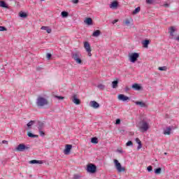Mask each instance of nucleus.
Listing matches in <instances>:
<instances>
[{
  "instance_id": "1",
  "label": "nucleus",
  "mask_w": 179,
  "mask_h": 179,
  "mask_svg": "<svg viewBox=\"0 0 179 179\" xmlns=\"http://www.w3.org/2000/svg\"><path fill=\"white\" fill-rule=\"evenodd\" d=\"M36 103L38 107H44L48 106V100L43 96H38Z\"/></svg>"
},
{
  "instance_id": "2",
  "label": "nucleus",
  "mask_w": 179,
  "mask_h": 179,
  "mask_svg": "<svg viewBox=\"0 0 179 179\" xmlns=\"http://www.w3.org/2000/svg\"><path fill=\"white\" fill-rule=\"evenodd\" d=\"M138 127L141 132H146L149 129V124L145 120H141L138 123Z\"/></svg>"
},
{
  "instance_id": "3",
  "label": "nucleus",
  "mask_w": 179,
  "mask_h": 179,
  "mask_svg": "<svg viewBox=\"0 0 179 179\" xmlns=\"http://www.w3.org/2000/svg\"><path fill=\"white\" fill-rule=\"evenodd\" d=\"M72 58L76 61V64H82V55L79 52H75L72 54Z\"/></svg>"
},
{
  "instance_id": "4",
  "label": "nucleus",
  "mask_w": 179,
  "mask_h": 179,
  "mask_svg": "<svg viewBox=\"0 0 179 179\" xmlns=\"http://www.w3.org/2000/svg\"><path fill=\"white\" fill-rule=\"evenodd\" d=\"M138 58H139V53L138 52H133L129 55V61L130 62H133V64L136 62Z\"/></svg>"
},
{
  "instance_id": "5",
  "label": "nucleus",
  "mask_w": 179,
  "mask_h": 179,
  "mask_svg": "<svg viewBox=\"0 0 179 179\" xmlns=\"http://www.w3.org/2000/svg\"><path fill=\"white\" fill-rule=\"evenodd\" d=\"M115 166L119 173H122L125 171V168L121 166V164L117 159H114Z\"/></svg>"
},
{
  "instance_id": "6",
  "label": "nucleus",
  "mask_w": 179,
  "mask_h": 179,
  "mask_svg": "<svg viewBox=\"0 0 179 179\" xmlns=\"http://www.w3.org/2000/svg\"><path fill=\"white\" fill-rule=\"evenodd\" d=\"M97 170V168L94 164H90L87 166V171L88 173H91L92 174H94L96 171Z\"/></svg>"
},
{
  "instance_id": "7",
  "label": "nucleus",
  "mask_w": 179,
  "mask_h": 179,
  "mask_svg": "<svg viewBox=\"0 0 179 179\" xmlns=\"http://www.w3.org/2000/svg\"><path fill=\"white\" fill-rule=\"evenodd\" d=\"M84 48L87 52L88 57H92V48H90V43H89V42H84Z\"/></svg>"
},
{
  "instance_id": "8",
  "label": "nucleus",
  "mask_w": 179,
  "mask_h": 179,
  "mask_svg": "<svg viewBox=\"0 0 179 179\" xmlns=\"http://www.w3.org/2000/svg\"><path fill=\"white\" fill-rule=\"evenodd\" d=\"M27 149H29V147H26L24 144H20L15 148V150H17V152H24V150H27Z\"/></svg>"
},
{
  "instance_id": "9",
  "label": "nucleus",
  "mask_w": 179,
  "mask_h": 179,
  "mask_svg": "<svg viewBox=\"0 0 179 179\" xmlns=\"http://www.w3.org/2000/svg\"><path fill=\"white\" fill-rule=\"evenodd\" d=\"M72 150V145L67 144L65 146V149L64 150V155H69L71 153V150Z\"/></svg>"
},
{
  "instance_id": "10",
  "label": "nucleus",
  "mask_w": 179,
  "mask_h": 179,
  "mask_svg": "<svg viewBox=\"0 0 179 179\" xmlns=\"http://www.w3.org/2000/svg\"><path fill=\"white\" fill-rule=\"evenodd\" d=\"M117 99L118 100H120V101H127V100H129V97L124 96V94H119Z\"/></svg>"
},
{
  "instance_id": "11",
  "label": "nucleus",
  "mask_w": 179,
  "mask_h": 179,
  "mask_svg": "<svg viewBox=\"0 0 179 179\" xmlns=\"http://www.w3.org/2000/svg\"><path fill=\"white\" fill-rule=\"evenodd\" d=\"M90 107H92V108H99V107H100V104L95 101H90Z\"/></svg>"
},
{
  "instance_id": "12",
  "label": "nucleus",
  "mask_w": 179,
  "mask_h": 179,
  "mask_svg": "<svg viewBox=\"0 0 179 179\" xmlns=\"http://www.w3.org/2000/svg\"><path fill=\"white\" fill-rule=\"evenodd\" d=\"M43 124L42 122H38V129H39V134L40 135H45V133L44 132V130H43Z\"/></svg>"
},
{
  "instance_id": "13",
  "label": "nucleus",
  "mask_w": 179,
  "mask_h": 179,
  "mask_svg": "<svg viewBox=\"0 0 179 179\" xmlns=\"http://www.w3.org/2000/svg\"><path fill=\"white\" fill-rule=\"evenodd\" d=\"M132 89H134V90H142V86H141L138 83H134L131 85Z\"/></svg>"
},
{
  "instance_id": "14",
  "label": "nucleus",
  "mask_w": 179,
  "mask_h": 179,
  "mask_svg": "<svg viewBox=\"0 0 179 179\" xmlns=\"http://www.w3.org/2000/svg\"><path fill=\"white\" fill-rule=\"evenodd\" d=\"M72 101L73 103H74V104H76V105L80 104V100L78 99V96H76V94H74L73 96Z\"/></svg>"
},
{
  "instance_id": "15",
  "label": "nucleus",
  "mask_w": 179,
  "mask_h": 179,
  "mask_svg": "<svg viewBox=\"0 0 179 179\" xmlns=\"http://www.w3.org/2000/svg\"><path fill=\"white\" fill-rule=\"evenodd\" d=\"M110 9H117L118 8V1H115L110 4Z\"/></svg>"
},
{
  "instance_id": "16",
  "label": "nucleus",
  "mask_w": 179,
  "mask_h": 179,
  "mask_svg": "<svg viewBox=\"0 0 179 179\" xmlns=\"http://www.w3.org/2000/svg\"><path fill=\"white\" fill-rule=\"evenodd\" d=\"M43 163H44V162L41 160L33 159L29 161L30 164H43Z\"/></svg>"
},
{
  "instance_id": "17",
  "label": "nucleus",
  "mask_w": 179,
  "mask_h": 179,
  "mask_svg": "<svg viewBox=\"0 0 179 179\" xmlns=\"http://www.w3.org/2000/svg\"><path fill=\"white\" fill-rule=\"evenodd\" d=\"M84 22L88 26H92V24H93V20L90 17H87L85 20H84Z\"/></svg>"
},
{
  "instance_id": "18",
  "label": "nucleus",
  "mask_w": 179,
  "mask_h": 179,
  "mask_svg": "<svg viewBox=\"0 0 179 179\" xmlns=\"http://www.w3.org/2000/svg\"><path fill=\"white\" fill-rule=\"evenodd\" d=\"M36 124V120H31L27 124V129H31L34 124Z\"/></svg>"
},
{
  "instance_id": "19",
  "label": "nucleus",
  "mask_w": 179,
  "mask_h": 179,
  "mask_svg": "<svg viewBox=\"0 0 179 179\" xmlns=\"http://www.w3.org/2000/svg\"><path fill=\"white\" fill-rule=\"evenodd\" d=\"M169 34L171 37H174V32L176 31V27H171L169 28Z\"/></svg>"
},
{
  "instance_id": "20",
  "label": "nucleus",
  "mask_w": 179,
  "mask_h": 179,
  "mask_svg": "<svg viewBox=\"0 0 179 179\" xmlns=\"http://www.w3.org/2000/svg\"><path fill=\"white\" fill-rule=\"evenodd\" d=\"M172 129L171 127H166V129L164 130V135H170V134H173V132H171Z\"/></svg>"
},
{
  "instance_id": "21",
  "label": "nucleus",
  "mask_w": 179,
  "mask_h": 179,
  "mask_svg": "<svg viewBox=\"0 0 179 179\" xmlns=\"http://www.w3.org/2000/svg\"><path fill=\"white\" fill-rule=\"evenodd\" d=\"M136 142L138 145V146L137 147L138 150H139V149H142V141H141V140L138 138H136Z\"/></svg>"
},
{
  "instance_id": "22",
  "label": "nucleus",
  "mask_w": 179,
  "mask_h": 179,
  "mask_svg": "<svg viewBox=\"0 0 179 179\" xmlns=\"http://www.w3.org/2000/svg\"><path fill=\"white\" fill-rule=\"evenodd\" d=\"M112 87L113 89H117V87H118V78L112 82Z\"/></svg>"
},
{
  "instance_id": "23",
  "label": "nucleus",
  "mask_w": 179,
  "mask_h": 179,
  "mask_svg": "<svg viewBox=\"0 0 179 179\" xmlns=\"http://www.w3.org/2000/svg\"><path fill=\"white\" fill-rule=\"evenodd\" d=\"M101 34V31L100 30H96L95 31L93 32L92 36L93 37H99Z\"/></svg>"
},
{
  "instance_id": "24",
  "label": "nucleus",
  "mask_w": 179,
  "mask_h": 179,
  "mask_svg": "<svg viewBox=\"0 0 179 179\" xmlns=\"http://www.w3.org/2000/svg\"><path fill=\"white\" fill-rule=\"evenodd\" d=\"M19 16L20 17H22L24 19H26V17H27V14L23 11H20L19 13Z\"/></svg>"
},
{
  "instance_id": "25",
  "label": "nucleus",
  "mask_w": 179,
  "mask_h": 179,
  "mask_svg": "<svg viewBox=\"0 0 179 179\" xmlns=\"http://www.w3.org/2000/svg\"><path fill=\"white\" fill-rule=\"evenodd\" d=\"M135 104H136V106H139L141 107H146V103H143L142 101H136Z\"/></svg>"
},
{
  "instance_id": "26",
  "label": "nucleus",
  "mask_w": 179,
  "mask_h": 179,
  "mask_svg": "<svg viewBox=\"0 0 179 179\" xmlns=\"http://www.w3.org/2000/svg\"><path fill=\"white\" fill-rule=\"evenodd\" d=\"M41 30H45L47 31V33H48V34H50V33H51V31H52V30L50 27H44V26L41 27Z\"/></svg>"
},
{
  "instance_id": "27",
  "label": "nucleus",
  "mask_w": 179,
  "mask_h": 179,
  "mask_svg": "<svg viewBox=\"0 0 179 179\" xmlns=\"http://www.w3.org/2000/svg\"><path fill=\"white\" fill-rule=\"evenodd\" d=\"M150 43V41H149V40H145L142 42V44L145 48H148V45H149Z\"/></svg>"
},
{
  "instance_id": "28",
  "label": "nucleus",
  "mask_w": 179,
  "mask_h": 179,
  "mask_svg": "<svg viewBox=\"0 0 179 179\" xmlns=\"http://www.w3.org/2000/svg\"><path fill=\"white\" fill-rule=\"evenodd\" d=\"M91 143H95V144L99 143V139L97 138V137L92 138H91Z\"/></svg>"
},
{
  "instance_id": "29",
  "label": "nucleus",
  "mask_w": 179,
  "mask_h": 179,
  "mask_svg": "<svg viewBox=\"0 0 179 179\" xmlns=\"http://www.w3.org/2000/svg\"><path fill=\"white\" fill-rule=\"evenodd\" d=\"M0 6L1 8H8V4L3 1H0Z\"/></svg>"
},
{
  "instance_id": "30",
  "label": "nucleus",
  "mask_w": 179,
  "mask_h": 179,
  "mask_svg": "<svg viewBox=\"0 0 179 179\" xmlns=\"http://www.w3.org/2000/svg\"><path fill=\"white\" fill-rule=\"evenodd\" d=\"M98 89H99V90H104L106 89V85H103V84H99L97 85Z\"/></svg>"
},
{
  "instance_id": "31",
  "label": "nucleus",
  "mask_w": 179,
  "mask_h": 179,
  "mask_svg": "<svg viewBox=\"0 0 179 179\" xmlns=\"http://www.w3.org/2000/svg\"><path fill=\"white\" fill-rule=\"evenodd\" d=\"M141 12V7H137L134 11H133V15H136Z\"/></svg>"
},
{
  "instance_id": "32",
  "label": "nucleus",
  "mask_w": 179,
  "mask_h": 179,
  "mask_svg": "<svg viewBox=\"0 0 179 179\" xmlns=\"http://www.w3.org/2000/svg\"><path fill=\"white\" fill-rule=\"evenodd\" d=\"M61 15L62 17H68V16L69 15V13L66 11H62Z\"/></svg>"
},
{
  "instance_id": "33",
  "label": "nucleus",
  "mask_w": 179,
  "mask_h": 179,
  "mask_svg": "<svg viewBox=\"0 0 179 179\" xmlns=\"http://www.w3.org/2000/svg\"><path fill=\"white\" fill-rule=\"evenodd\" d=\"M155 174H160L162 173V168H158L155 170Z\"/></svg>"
},
{
  "instance_id": "34",
  "label": "nucleus",
  "mask_w": 179,
  "mask_h": 179,
  "mask_svg": "<svg viewBox=\"0 0 179 179\" xmlns=\"http://www.w3.org/2000/svg\"><path fill=\"white\" fill-rule=\"evenodd\" d=\"M159 71H167V66H162L158 68Z\"/></svg>"
},
{
  "instance_id": "35",
  "label": "nucleus",
  "mask_w": 179,
  "mask_h": 179,
  "mask_svg": "<svg viewBox=\"0 0 179 179\" xmlns=\"http://www.w3.org/2000/svg\"><path fill=\"white\" fill-rule=\"evenodd\" d=\"M55 98L57 99L58 100H64V99H65V97L64 96H57V95L55 96Z\"/></svg>"
},
{
  "instance_id": "36",
  "label": "nucleus",
  "mask_w": 179,
  "mask_h": 179,
  "mask_svg": "<svg viewBox=\"0 0 179 179\" xmlns=\"http://www.w3.org/2000/svg\"><path fill=\"white\" fill-rule=\"evenodd\" d=\"M80 175H79V174H75L74 176H73V179H80Z\"/></svg>"
},
{
  "instance_id": "37",
  "label": "nucleus",
  "mask_w": 179,
  "mask_h": 179,
  "mask_svg": "<svg viewBox=\"0 0 179 179\" xmlns=\"http://www.w3.org/2000/svg\"><path fill=\"white\" fill-rule=\"evenodd\" d=\"M131 22L129 21V20L127 19L125 20L124 21V24L127 25V26H129Z\"/></svg>"
},
{
  "instance_id": "38",
  "label": "nucleus",
  "mask_w": 179,
  "mask_h": 179,
  "mask_svg": "<svg viewBox=\"0 0 179 179\" xmlns=\"http://www.w3.org/2000/svg\"><path fill=\"white\" fill-rule=\"evenodd\" d=\"M6 27L2 26L0 27V31H6Z\"/></svg>"
},
{
  "instance_id": "39",
  "label": "nucleus",
  "mask_w": 179,
  "mask_h": 179,
  "mask_svg": "<svg viewBox=\"0 0 179 179\" xmlns=\"http://www.w3.org/2000/svg\"><path fill=\"white\" fill-rule=\"evenodd\" d=\"M147 170H148V171H149V172L152 171L153 167H152V166H148L147 167Z\"/></svg>"
},
{
  "instance_id": "40",
  "label": "nucleus",
  "mask_w": 179,
  "mask_h": 179,
  "mask_svg": "<svg viewBox=\"0 0 179 179\" xmlns=\"http://www.w3.org/2000/svg\"><path fill=\"white\" fill-rule=\"evenodd\" d=\"M127 146H133V143H132V141H129L127 143Z\"/></svg>"
},
{
  "instance_id": "41",
  "label": "nucleus",
  "mask_w": 179,
  "mask_h": 179,
  "mask_svg": "<svg viewBox=\"0 0 179 179\" xmlns=\"http://www.w3.org/2000/svg\"><path fill=\"white\" fill-rule=\"evenodd\" d=\"M51 57H52V55H51L50 53H48L47 55H46V58L48 59H50Z\"/></svg>"
},
{
  "instance_id": "42",
  "label": "nucleus",
  "mask_w": 179,
  "mask_h": 179,
  "mask_svg": "<svg viewBox=\"0 0 179 179\" xmlns=\"http://www.w3.org/2000/svg\"><path fill=\"white\" fill-rule=\"evenodd\" d=\"M115 124L116 125H120V124H121V120L117 119L115 121Z\"/></svg>"
},
{
  "instance_id": "43",
  "label": "nucleus",
  "mask_w": 179,
  "mask_h": 179,
  "mask_svg": "<svg viewBox=\"0 0 179 179\" xmlns=\"http://www.w3.org/2000/svg\"><path fill=\"white\" fill-rule=\"evenodd\" d=\"M146 3L150 5L151 3H153V0H146Z\"/></svg>"
},
{
  "instance_id": "44",
  "label": "nucleus",
  "mask_w": 179,
  "mask_h": 179,
  "mask_svg": "<svg viewBox=\"0 0 179 179\" xmlns=\"http://www.w3.org/2000/svg\"><path fill=\"white\" fill-rule=\"evenodd\" d=\"M29 138H38V135H28Z\"/></svg>"
},
{
  "instance_id": "45",
  "label": "nucleus",
  "mask_w": 179,
  "mask_h": 179,
  "mask_svg": "<svg viewBox=\"0 0 179 179\" xmlns=\"http://www.w3.org/2000/svg\"><path fill=\"white\" fill-rule=\"evenodd\" d=\"M73 3H79V0H72Z\"/></svg>"
},
{
  "instance_id": "46",
  "label": "nucleus",
  "mask_w": 179,
  "mask_h": 179,
  "mask_svg": "<svg viewBox=\"0 0 179 179\" xmlns=\"http://www.w3.org/2000/svg\"><path fill=\"white\" fill-rule=\"evenodd\" d=\"M164 8H169V7H170V4H169V3H164Z\"/></svg>"
},
{
  "instance_id": "47",
  "label": "nucleus",
  "mask_w": 179,
  "mask_h": 179,
  "mask_svg": "<svg viewBox=\"0 0 179 179\" xmlns=\"http://www.w3.org/2000/svg\"><path fill=\"white\" fill-rule=\"evenodd\" d=\"M125 90H126V92H129V90H131V89L129 88V87H126Z\"/></svg>"
},
{
  "instance_id": "48",
  "label": "nucleus",
  "mask_w": 179,
  "mask_h": 179,
  "mask_svg": "<svg viewBox=\"0 0 179 179\" xmlns=\"http://www.w3.org/2000/svg\"><path fill=\"white\" fill-rule=\"evenodd\" d=\"M117 22H118V20H114L112 23L113 24H115V23H117Z\"/></svg>"
},
{
  "instance_id": "49",
  "label": "nucleus",
  "mask_w": 179,
  "mask_h": 179,
  "mask_svg": "<svg viewBox=\"0 0 179 179\" xmlns=\"http://www.w3.org/2000/svg\"><path fill=\"white\" fill-rule=\"evenodd\" d=\"M2 143H8V141L4 140V141H2Z\"/></svg>"
},
{
  "instance_id": "50",
  "label": "nucleus",
  "mask_w": 179,
  "mask_h": 179,
  "mask_svg": "<svg viewBox=\"0 0 179 179\" xmlns=\"http://www.w3.org/2000/svg\"><path fill=\"white\" fill-rule=\"evenodd\" d=\"M27 135H34V134H33L31 133V132H28V133H27Z\"/></svg>"
},
{
  "instance_id": "51",
  "label": "nucleus",
  "mask_w": 179,
  "mask_h": 179,
  "mask_svg": "<svg viewBox=\"0 0 179 179\" xmlns=\"http://www.w3.org/2000/svg\"><path fill=\"white\" fill-rule=\"evenodd\" d=\"M119 153H122V150H118Z\"/></svg>"
},
{
  "instance_id": "52",
  "label": "nucleus",
  "mask_w": 179,
  "mask_h": 179,
  "mask_svg": "<svg viewBox=\"0 0 179 179\" xmlns=\"http://www.w3.org/2000/svg\"><path fill=\"white\" fill-rule=\"evenodd\" d=\"M176 40H177V41H179V36L176 37Z\"/></svg>"
},
{
  "instance_id": "53",
  "label": "nucleus",
  "mask_w": 179,
  "mask_h": 179,
  "mask_svg": "<svg viewBox=\"0 0 179 179\" xmlns=\"http://www.w3.org/2000/svg\"><path fill=\"white\" fill-rule=\"evenodd\" d=\"M40 69H41V67H38L37 68V71H40Z\"/></svg>"
},
{
  "instance_id": "54",
  "label": "nucleus",
  "mask_w": 179,
  "mask_h": 179,
  "mask_svg": "<svg viewBox=\"0 0 179 179\" xmlns=\"http://www.w3.org/2000/svg\"><path fill=\"white\" fill-rule=\"evenodd\" d=\"M124 132H125V131H124V130L121 131V134H124Z\"/></svg>"
},
{
  "instance_id": "55",
  "label": "nucleus",
  "mask_w": 179,
  "mask_h": 179,
  "mask_svg": "<svg viewBox=\"0 0 179 179\" xmlns=\"http://www.w3.org/2000/svg\"><path fill=\"white\" fill-rule=\"evenodd\" d=\"M164 155H167V152H165Z\"/></svg>"
},
{
  "instance_id": "56",
  "label": "nucleus",
  "mask_w": 179,
  "mask_h": 179,
  "mask_svg": "<svg viewBox=\"0 0 179 179\" xmlns=\"http://www.w3.org/2000/svg\"><path fill=\"white\" fill-rule=\"evenodd\" d=\"M41 1H45V0H41Z\"/></svg>"
}]
</instances>
